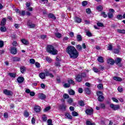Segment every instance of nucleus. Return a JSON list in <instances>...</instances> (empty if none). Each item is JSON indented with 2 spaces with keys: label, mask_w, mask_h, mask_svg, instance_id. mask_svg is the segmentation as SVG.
<instances>
[{
  "label": "nucleus",
  "mask_w": 125,
  "mask_h": 125,
  "mask_svg": "<svg viewBox=\"0 0 125 125\" xmlns=\"http://www.w3.org/2000/svg\"><path fill=\"white\" fill-rule=\"evenodd\" d=\"M93 70L95 73H98L99 72V69L98 68H96L95 67L93 68Z\"/></svg>",
  "instance_id": "55"
},
{
  "label": "nucleus",
  "mask_w": 125,
  "mask_h": 125,
  "mask_svg": "<svg viewBox=\"0 0 125 125\" xmlns=\"http://www.w3.org/2000/svg\"><path fill=\"white\" fill-rule=\"evenodd\" d=\"M101 15L102 16H103V17H104V18H106L107 17V14H106V13H105L104 12H102L101 13Z\"/></svg>",
  "instance_id": "44"
},
{
  "label": "nucleus",
  "mask_w": 125,
  "mask_h": 125,
  "mask_svg": "<svg viewBox=\"0 0 125 125\" xmlns=\"http://www.w3.org/2000/svg\"><path fill=\"white\" fill-rule=\"evenodd\" d=\"M34 111L36 112V113H39L41 112V106H35L34 107Z\"/></svg>",
  "instance_id": "13"
},
{
  "label": "nucleus",
  "mask_w": 125,
  "mask_h": 125,
  "mask_svg": "<svg viewBox=\"0 0 125 125\" xmlns=\"http://www.w3.org/2000/svg\"><path fill=\"white\" fill-rule=\"evenodd\" d=\"M74 21L75 22H76V23H81V22H82V19L78 17H75L74 18Z\"/></svg>",
  "instance_id": "17"
},
{
  "label": "nucleus",
  "mask_w": 125,
  "mask_h": 125,
  "mask_svg": "<svg viewBox=\"0 0 125 125\" xmlns=\"http://www.w3.org/2000/svg\"><path fill=\"white\" fill-rule=\"evenodd\" d=\"M15 12H16V13H18L19 14H20V15H21L22 16H25V14H26L25 11H20L19 9H16Z\"/></svg>",
  "instance_id": "6"
},
{
  "label": "nucleus",
  "mask_w": 125,
  "mask_h": 125,
  "mask_svg": "<svg viewBox=\"0 0 125 125\" xmlns=\"http://www.w3.org/2000/svg\"><path fill=\"white\" fill-rule=\"evenodd\" d=\"M86 12L88 14H90V13H91V10H90V9H89V8L86 9Z\"/></svg>",
  "instance_id": "59"
},
{
  "label": "nucleus",
  "mask_w": 125,
  "mask_h": 125,
  "mask_svg": "<svg viewBox=\"0 0 125 125\" xmlns=\"http://www.w3.org/2000/svg\"><path fill=\"white\" fill-rule=\"evenodd\" d=\"M117 89L119 92H123V91H124V89L122 86H119Z\"/></svg>",
  "instance_id": "37"
},
{
  "label": "nucleus",
  "mask_w": 125,
  "mask_h": 125,
  "mask_svg": "<svg viewBox=\"0 0 125 125\" xmlns=\"http://www.w3.org/2000/svg\"><path fill=\"white\" fill-rule=\"evenodd\" d=\"M78 104L79 106H81V107H83L84 106V102H83V101H80L78 102Z\"/></svg>",
  "instance_id": "26"
},
{
  "label": "nucleus",
  "mask_w": 125,
  "mask_h": 125,
  "mask_svg": "<svg viewBox=\"0 0 125 125\" xmlns=\"http://www.w3.org/2000/svg\"><path fill=\"white\" fill-rule=\"evenodd\" d=\"M85 91L87 94H90V89L89 88H85Z\"/></svg>",
  "instance_id": "35"
},
{
  "label": "nucleus",
  "mask_w": 125,
  "mask_h": 125,
  "mask_svg": "<svg viewBox=\"0 0 125 125\" xmlns=\"http://www.w3.org/2000/svg\"><path fill=\"white\" fill-rule=\"evenodd\" d=\"M77 39L78 42H81L82 41V40H83V38L81 35H78L77 37Z\"/></svg>",
  "instance_id": "31"
},
{
  "label": "nucleus",
  "mask_w": 125,
  "mask_h": 125,
  "mask_svg": "<svg viewBox=\"0 0 125 125\" xmlns=\"http://www.w3.org/2000/svg\"><path fill=\"white\" fill-rule=\"evenodd\" d=\"M24 116L25 117V118H28V117H29V112H28L27 111H24Z\"/></svg>",
  "instance_id": "45"
},
{
  "label": "nucleus",
  "mask_w": 125,
  "mask_h": 125,
  "mask_svg": "<svg viewBox=\"0 0 125 125\" xmlns=\"http://www.w3.org/2000/svg\"><path fill=\"white\" fill-rule=\"evenodd\" d=\"M86 125H95V123H92L90 121H86Z\"/></svg>",
  "instance_id": "38"
},
{
  "label": "nucleus",
  "mask_w": 125,
  "mask_h": 125,
  "mask_svg": "<svg viewBox=\"0 0 125 125\" xmlns=\"http://www.w3.org/2000/svg\"><path fill=\"white\" fill-rule=\"evenodd\" d=\"M29 61L31 64H35V63H36V61H35V60L33 59H30Z\"/></svg>",
  "instance_id": "52"
},
{
  "label": "nucleus",
  "mask_w": 125,
  "mask_h": 125,
  "mask_svg": "<svg viewBox=\"0 0 125 125\" xmlns=\"http://www.w3.org/2000/svg\"><path fill=\"white\" fill-rule=\"evenodd\" d=\"M107 62L108 64H109V65H114L115 63V61L112 59L107 60Z\"/></svg>",
  "instance_id": "12"
},
{
  "label": "nucleus",
  "mask_w": 125,
  "mask_h": 125,
  "mask_svg": "<svg viewBox=\"0 0 125 125\" xmlns=\"http://www.w3.org/2000/svg\"><path fill=\"white\" fill-rule=\"evenodd\" d=\"M3 92L4 94H5L6 95H8V96H12L13 95V92L7 89L3 90Z\"/></svg>",
  "instance_id": "4"
},
{
  "label": "nucleus",
  "mask_w": 125,
  "mask_h": 125,
  "mask_svg": "<svg viewBox=\"0 0 125 125\" xmlns=\"http://www.w3.org/2000/svg\"><path fill=\"white\" fill-rule=\"evenodd\" d=\"M10 53L11 54H14V55L17 53V48L15 47H11Z\"/></svg>",
  "instance_id": "7"
},
{
  "label": "nucleus",
  "mask_w": 125,
  "mask_h": 125,
  "mask_svg": "<svg viewBox=\"0 0 125 125\" xmlns=\"http://www.w3.org/2000/svg\"><path fill=\"white\" fill-rule=\"evenodd\" d=\"M6 23V19L5 18H3L2 21H1V26H4Z\"/></svg>",
  "instance_id": "21"
},
{
  "label": "nucleus",
  "mask_w": 125,
  "mask_h": 125,
  "mask_svg": "<svg viewBox=\"0 0 125 125\" xmlns=\"http://www.w3.org/2000/svg\"><path fill=\"white\" fill-rule=\"evenodd\" d=\"M114 53L118 54L120 52V50L117 49H115L114 50Z\"/></svg>",
  "instance_id": "62"
},
{
  "label": "nucleus",
  "mask_w": 125,
  "mask_h": 125,
  "mask_svg": "<svg viewBox=\"0 0 125 125\" xmlns=\"http://www.w3.org/2000/svg\"><path fill=\"white\" fill-rule=\"evenodd\" d=\"M65 117L67 118V119H69V120H72V117L70 115V113H66L65 114Z\"/></svg>",
  "instance_id": "23"
},
{
  "label": "nucleus",
  "mask_w": 125,
  "mask_h": 125,
  "mask_svg": "<svg viewBox=\"0 0 125 125\" xmlns=\"http://www.w3.org/2000/svg\"><path fill=\"white\" fill-rule=\"evenodd\" d=\"M68 93L70 95H74L75 94V91L74 90L71 89V90H68Z\"/></svg>",
  "instance_id": "33"
},
{
  "label": "nucleus",
  "mask_w": 125,
  "mask_h": 125,
  "mask_svg": "<svg viewBox=\"0 0 125 125\" xmlns=\"http://www.w3.org/2000/svg\"><path fill=\"white\" fill-rule=\"evenodd\" d=\"M9 76L11 77V78H16V74L15 73H9Z\"/></svg>",
  "instance_id": "42"
},
{
  "label": "nucleus",
  "mask_w": 125,
  "mask_h": 125,
  "mask_svg": "<svg viewBox=\"0 0 125 125\" xmlns=\"http://www.w3.org/2000/svg\"><path fill=\"white\" fill-rule=\"evenodd\" d=\"M97 9L99 11H102V10L103 9V7L101 5H100L97 7Z\"/></svg>",
  "instance_id": "40"
},
{
  "label": "nucleus",
  "mask_w": 125,
  "mask_h": 125,
  "mask_svg": "<svg viewBox=\"0 0 125 125\" xmlns=\"http://www.w3.org/2000/svg\"><path fill=\"white\" fill-rule=\"evenodd\" d=\"M47 52L53 55H56L58 53V51L54 48L52 45H48L47 46Z\"/></svg>",
  "instance_id": "2"
},
{
  "label": "nucleus",
  "mask_w": 125,
  "mask_h": 125,
  "mask_svg": "<svg viewBox=\"0 0 125 125\" xmlns=\"http://www.w3.org/2000/svg\"><path fill=\"white\" fill-rule=\"evenodd\" d=\"M59 108L62 111H65L66 110V105L62 104L59 106Z\"/></svg>",
  "instance_id": "15"
},
{
  "label": "nucleus",
  "mask_w": 125,
  "mask_h": 125,
  "mask_svg": "<svg viewBox=\"0 0 125 125\" xmlns=\"http://www.w3.org/2000/svg\"><path fill=\"white\" fill-rule=\"evenodd\" d=\"M55 36L57 37L59 39H60V38H61V37H62V35L58 32H56L55 33Z\"/></svg>",
  "instance_id": "29"
},
{
  "label": "nucleus",
  "mask_w": 125,
  "mask_h": 125,
  "mask_svg": "<svg viewBox=\"0 0 125 125\" xmlns=\"http://www.w3.org/2000/svg\"><path fill=\"white\" fill-rule=\"evenodd\" d=\"M49 110H50V106H47L44 109L43 111L44 112H47V111H49Z\"/></svg>",
  "instance_id": "49"
},
{
  "label": "nucleus",
  "mask_w": 125,
  "mask_h": 125,
  "mask_svg": "<svg viewBox=\"0 0 125 125\" xmlns=\"http://www.w3.org/2000/svg\"><path fill=\"white\" fill-rule=\"evenodd\" d=\"M121 61H122V59L121 58H117L116 60H115V62L116 64H119V63H121Z\"/></svg>",
  "instance_id": "30"
},
{
  "label": "nucleus",
  "mask_w": 125,
  "mask_h": 125,
  "mask_svg": "<svg viewBox=\"0 0 125 125\" xmlns=\"http://www.w3.org/2000/svg\"><path fill=\"white\" fill-rule=\"evenodd\" d=\"M87 4V1H83L82 2V5L83 6H85Z\"/></svg>",
  "instance_id": "60"
},
{
  "label": "nucleus",
  "mask_w": 125,
  "mask_h": 125,
  "mask_svg": "<svg viewBox=\"0 0 125 125\" xmlns=\"http://www.w3.org/2000/svg\"><path fill=\"white\" fill-rule=\"evenodd\" d=\"M68 83H71V84H75V82L72 80H69L68 81Z\"/></svg>",
  "instance_id": "56"
},
{
  "label": "nucleus",
  "mask_w": 125,
  "mask_h": 125,
  "mask_svg": "<svg viewBox=\"0 0 125 125\" xmlns=\"http://www.w3.org/2000/svg\"><path fill=\"white\" fill-rule=\"evenodd\" d=\"M97 93L98 96H100V95H103V93H102L101 91H98Z\"/></svg>",
  "instance_id": "63"
},
{
  "label": "nucleus",
  "mask_w": 125,
  "mask_h": 125,
  "mask_svg": "<svg viewBox=\"0 0 125 125\" xmlns=\"http://www.w3.org/2000/svg\"><path fill=\"white\" fill-rule=\"evenodd\" d=\"M97 87L99 89H102V88H103V85L102 84H100L98 85Z\"/></svg>",
  "instance_id": "58"
},
{
  "label": "nucleus",
  "mask_w": 125,
  "mask_h": 125,
  "mask_svg": "<svg viewBox=\"0 0 125 125\" xmlns=\"http://www.w3.org/2000/svg\"><path fill=\"white\" fill-rule=\"evenodd\" d=\"M35 65L37 68H40L41 67V64L38 62L35 63Z\"/></svg>",
  "instance_id": "61"
},
{
  "label": "nucleus",
  "mask_w": 125,
  "mask_h": 125,
  "mask_svg": "<svg viewBox=\"0 0 125 125\" xmlns=\"http://www.w3.org/2000/svg\"><path fill=\"white\" fill-rule=\"evenodd\" d=\"M21 42L23 43V44H25V45H27V44H29V41L28 40H26V39H22Z\"/></svg>",
  "instance_id": "20"
},
{
  "label": "nucleus",
  "mask_w": 125,
  "mask_h": 125,
  "mask_svg": "<svg viewBox=\"0 0 125 125\" xmlns=\"http://www.w3.org/2000/svg\"><path fill=\"white\" fill-rule=\"evenodd\" d=\"M20 71L22 73V74H23L24 72H26V67H25V66H21L20 67Z\"/></svg>",
  "instance_id": "24"
},
{
  "label": "nucleus",
  "mask_w": 125,
  "mask_h": 125,
  "mask_svg": "<svg viewBox=\"0 0 125 125\" xmlns=\"http://www.w3.org/2000/svg\"><path fill=\"white\" fill-rule=\"evenodd\" d=\"M24 79L23 77H20L17 79V81L19 83H22L24 81Z\"/></svg>",
  "instance_id": "11"
},
{
  "label": "nucleus",
  "mask_w": 125,
  "mask_h": 125,
  "mask_svg": "<svg viewBox=\"0 0 125 125\" xmlns=\"http://www.w3.org/2000/svg\"><path fill=\"white\" fill-rule=\"evenodd\" d=\"M71 115L73 117H77V116H79V114L76 111H73L71 113Z\"/></svg>",
  "instance_id": "32"
},
{
  "label": "nucleus",
  "mask_w": 125,
  "mask_h": 125,
  "mask_svg": "<svg viewBox=\"0 0 125 125\" xmlns=\"http://www.w3.org/2000/svg\"><path fill=\"white\" fill-rule=\"evenodd\" d=\"M66 52L69 54L70 58L73 59H76L79 56V52L74 46H68L66 48Z\"/></svg>",
  "instance_id": "1"
},
{
  "label": "nucleus",
  "mask_w": 125,
  "mask_h": 125,
  "mask_svg": "<svg viewBox=\"0 0 125 125\" xmlns=\"http://www.w3.org/2000/svg\"><path fill=\"white\" fill-rule=\"evenodd\" d=\"M39 96L40 99H41L42 100H43L46 98L45 95L42 93L39 94Z\"/></svg>",
  "instance_id": "14"
},
{
  "label": "nucleus",
  "mask_w": 125,
  "mask_h": 125,
  "mask_svg": "<svg viewBox=\"0 0 125 125\" xmlns=\"http://www.w3.org/2000/svg\"><path fill=\"white\" fill-rule=\"evenodd\" d=\"M75 80L76 81L78 82L79 83H81V82H82L83 81L82 75L78 74L77 76H76Z\"/></svg>",
  "instance_id": "9"
},
{
  "label": "nucleus",
  "mask_w": 125,
  "mask_h": 125,
  "mask_svg": "<svg viewBox=\"0 0 125 125\" xmlns=\"http://www.w3.org/2000/svg\"><path fill=\"white\" fill-rule=\"evenodd\" d=\"M98 99L99 101L101 102L103 100H104V96H103V95L99 96Z\"/></svg>",
  "instance_id": "28"
},
{
  "label": "nucleus",
  "mask_w": 125,
  "mask_h": 125,
  "mask_svg": "<svg viewBox=\"0 0 125 125\" xmlns=\"http://www.w3.org/2000/svg\"><path fill=\"white\" fill-rule=\"evenodd\" d=\"M123 17L122 15H118L117 16V19L118 20H122V19H123Z\"/></svg>",
  "instance_id": "43"
},
{
  "label": "nucleus",
  "mask_w": 125,
  "mask_h": 125,
  "mask_svg": "<svg viewBox=\"0 0 125 125\" xmlns=\"http://www.w3.org/2000/svg\"><path fill=\"white\" fill-rule=\"evenodd\" d=\"M27 25L28 26V27H29V28H35V27L36 26V25H35V24L32 23V22H31L30 21H28Z\"/></svg>",
  "instance_id": "10"
},
{
  "label": "nucleus",
  "mask_w": 125,
  "mask_h": 125,
  "mask_svg": "<svg viewBox=\"0 0 125 125\" xmlns=\"http://www.w3.org/2000/svg\"><path fill=\"white\" fill-rule=\"evenodd\" d=\"M12 44L13 47H15V46H17V45H18V43H17V42L16 41H14L12 42Z\"/></svg>",
  "instance_id": "36"
},
{
  "label": "nucleus",
  "mask_w": 125,
  "mask_h": 125,
  "mask_svg": "<svg viewBox=\"0 0 125 125\" xmlns=\"http://www.w3.org/2000/svg\"><path fill=\"white\" fill-rule=\"evenodd\" d=\"M1 32H5L6 28L5 26H1L0 29Z\"/></svg>",
  "instance_id": "41"
},
{
  "label": "nucleus",
  "mask_w": 125,
  "mask_h": 125,
  "mask_svg": "<svg viewBox=\"0 0 125 125\" xmlns=\"http://www.w3.org/2000/svg\"><path fill=\"white\" fill-rule=\"evenodd\" d=\"M48 17L49 18H51L52 19H53L54 20H55L56 19V17H55V16H54L53 14H49L48 15Z\"/></svg>",
  "instance_id": "25"
},
{
  "label": "nucleus",
  "mask_w": 125,
  "mask_h": 125,
  "mask_svg": "<svg viewBox=\"0 0 125 125\" xmlns=\"http://www.w3.org/2000/svg\"><path fill=\"white\" fill-rule=\"evenodd\" d=\"M85 112L87 115H92L93 114V109L88 108V109H86Z\"/></svg>",
  "instance_id": "8"
},
{
  "label": "nucleus",
  "mask_w": 125,
  "mask_h": 125,
  "mask_svg": "<svg viewBox=\"0 0 125 125\" xmlns=\"http://www.w3.org/2000/svg\"><path fill=\"white\" fill-rule=\"evenodd\" d=\"M117 33H119V34H123L124 35L125 34V29H117Z\"/></svg>",
  "instance_id": "22"
},
{
  "label": "nucleus",
  "mask_w": 125,
  "mask_h": 125,
  "mask_svg": "<svg viewBox=\"0 0 125 125\" xmlns=\"http://www.w3.org/2000/svg\"><path fill=\"white\" fill-rule=\"evenodd\" d=\"M110 107L112 109V110H114V111H116L120 109V105L111 104H110Z\"/></svg>",
  "instance_id": "5"
},
{
  "label": "nucleus",
  "mask_w": 125,
  "mask_h": 125,
  "mask_svg": "<svg viewBox=\"0 0 125 125\" xmlns=\"http://www.w3.org/2000/svg\"><path fill=\"white\" fill-rule=\"evenodd\" d=\"M86 34L88 37H92V34H91L89 31L86 32Z\"/></svg>",
  "instance_id": "48"
},
{
  "label": "nucleus",
  "mask_w": 125,
  "mask_h": 125,
  "mask_svg": "<svg viewBox=\"0 0 125 125\" xmlns=\"http://www.w3.org/2000/svg\"><path fill=\"white\" fill-rule=\"evenodd\" d=\"M42 121H43L44 122H45L47 120V117H46L45 115H42Z\"/></svg>",
  "instance_id": "46"
},
{
  "label": "nucleus",
  "mask_w": 125,
  "mask_h": 125,
  "mask_svg": "<svg viewBox=\"0 0 125 125\" xmlns=\"http://www.w3.org/2000/svg\"><path fill=\"white\" fill-rule=\"evenodd\" d=\"M70 96L67 94H64L63 95V98L64 99H68L69 98Z\"/></svg>",
  "instance_id": "34"
},
{
  "label": "nucleus",
  "mask_w": 125,
  "mask_h": 125,
  "mask_svg": "<svg viewBox=\"0 0 125 125\" xmlns=\"http://www.w3.org/2000/svg\"><path fill=\"white\" fill-rule=\"evenodd\" d=\"M79 75H81L82 79L83 78H86V74H85V73H83L82 74H80Z\"/></svg>",
  "instance_id": "53"
},
{
  "label": "nucleus",
  "mask_w": 125,
  "mask_h": 125,
  "mask_svg": "<svg viewBox=\"0 0 125 125\" xmlns=\"http://www.w3.org/2000/svg\"><path fill=\"white\" fill-rule=\"evenodd\" d=\"M39 77L42 80H43V79H45V73H41L39 74Z\"/></svg>",
  "instance_id": "18"
},
{
  "label": "nucleus",
  "mask_w": 125,
  "mask_h": 125,
  "mask_svg": "<svg viewBox=\"0 0 125 125\" xmlns=\"http://www.w3.org/2000/svg\"><path fill=\"white\" fill-rule=\"evenodd\" d=\"M76 48H77L78 50H82L83 47H82V45L78 44L76 45Z\"/></svg>",
  "instance_id": "39"
},
{
  "label": "nucleus",
  "mask_w": 125,
  "mask_h": 125,
  "mask_svg": "<svg viewBox=\"0 0 125 125\" xmlns=\"http://www.w3.org/2000/svg\"><path fill=\"white\" fill-rule=\"evenodd\" d=\"M97 26H98V27H104V24H103V23H101V22H98L97 23Z\"/></svg>",
  "instance_id": "51"
},
{
  "label": "nucleus",
  "mask_w": 125,
  "mask_h": 125,
  "mask_svg": "<svg viewBox=\"0 0 125 125\" xmlns=\"http://www.w3.org/2000/svg\"><path fill=\"white\" fill-rule=\"evenodd\" d=\"M70 84L69 83H64L63 85L64 87H65L66 88H67V87H70Z\"/></svg>",
  "instance_id": "54"
},
{
  "label": "nucleus",
  "mask_w": 125,
  "mask_h": 125,
  "mask_svg": "<svg viewBox=\"0 0 125 125\" xmlns=\"http://www.w3.org/2000/svg\"><path fill=\"white\" fill-rule=\"evenodd\" d=\"M98 62H100V63H104V60L103 59V57H99L98 58Z\"/></svg>",
  "instance_id": "27"
},
{
  "label": "nucleus",
  "mask_w": 125,
  "mask_h": 125,
  "mask_svg": "<svg viewBox=\"0 0 125 125\" xmlns=\"http://www.w3.org/2000/svg\"><path fill=\"white\" fill-rule=\"evenodd\" d=\"M3 45H4V44L3 43V41H0V47H3Z\"/></svg>",
  "instance_id": "57"
},
{
  "label": "nucleus",
  "mask_w": 125,
  "mask_h": 125,
  "mask_svg": "<svg viewBox=\"0 0 125 125\" xmlns=\"http://www.w3.org/2000/svg\"><path fill=\"white\" fill-rule=\"evenodd\" d=\"M113 80H114V81H116L117 82H122V81H123V79H122L121 77L116 76L113 77Z\"/></svg>",
  "instance_id": "16"
},
{
  "label": "nucleus",
  "mask_w": 125,
  "mask_h": 125,
  "mask_svg": "<svg viewBox=\"0 0 125 125\" xmlns=\"http://www.w3.org/2000/svg\"><path fill=\"white\" fill-rule=\"evenodd\" d=\"M100 107L102 108V109H105V104H101L100 105Z\"/></svg>",
  "instance_id": "64"
},
{
  "label": "nucleus",
  "mask_w": 125,
  "mask_h": 125,
  "mask_svg": "<svg viewBox=\"0 0 125 125\" xmlns=\"http://www.w3.org/2000/svg\"><path fill=\"white\" fill-rule=\"evenodd\" d=\"M46 61H47V62H49V63H50V62H51V61H52V60L51 59V58L47 57L46 58Z\"/></svg>",
  "instance_id": "50"
},
{
  "label": "nucleus",
  "mask_w": 125,
  "mask_h": 125,
  "mask_svg": "<svg viewBox=\"0 0 125 125\" xmlns=\"http://www.w3.org/2000/svg\"><path fill=\"white\" fill-rule=\"evenodd\" d=\"M21 60V58H18L17 57H15L13 58V61L14 62H19Z\"/></svg>",
  "instance_id": "19"
},
{
  "label": "nucleus",
  "mask_w": 125,
  "mask_h": 125,
  "mask_svg": "<svg viewBox=\"0 0 125 125\" xmlns=\"http://www.w3.org/2000/svg\"><path fill=\"white\" fill-rule=\"evenodd\" d=\"M47 124H48L47 125H53L52 124V120H51V119H48L47 120Z\"/></svg>",
  "instance_id": "47"
},
{
  "label": "nucleus",
  "mask_w": 125,
  "mask_h": 125,
  "mask_svg": "<svg viewBox=\"0 0 125 125\" xmlns=\"http://www.w3.org/2000/svg\"><path fill=\"white\" fill-rule=\"evenodd\" d=\"M115 13V10L113 9H110L109 12L107 13V16L109 19L114 17V13Z\"/></svg>",
  "instance_id": "3"
}]
</instances>
